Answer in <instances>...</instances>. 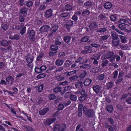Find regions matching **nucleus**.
Returning <instances> with one entry per match:
<instances>
[{
  "label": "nucleus",
  "instance_id": "56",
  "mask_svg": "<svg viewBox=\"0 0 131 131\" xmlns=\"http://www.w3.org/2000/svg\"><path fill=\"white\" fill-rule=\"evenodd\" d=\"M26 28V26H24L20 30V33L21 35H23L25 33Z\"/></svg>",
  "mask_w": 131,
  "mask_h": 131
},
{
  "label": "nucleus",
  "instance_id": "51",
  "mask_svg": "<svg viewBox=\"0 0 131 131\" xmlns=\"http://www.w3.org/2000/svg\"><path fill=\"white\" fill-rule=\"evenodd\" d=\"M87 96L82 95L79 98V100L80 101L83 102L84 101Z\"/></svg>",
  "mask_w": 131,
  "mask_h": 131
},
{
  "label": "nucleus",
  "instance_id": "35",
  "mask_svg": "<svg viewBox=\"0 0 131 131\" xmlns=\"http://www.w3.org/2000/svg\"><path fill=\"white\" fill-rule=\"evenodd\" d=\"M106 18V17L102 14H100L98 16L99 19L101 20H105Z\"/></svg>",
  "mask_w": 131,
  "mask_h": 131
},
{
  "label": "nucleus",
  "instance_id": "7",
  "mask_svg": "<svg viewBox=\"0 0 131 131\" xmlns=\"http://www.w3.org/2000/svg\"><path fill=\"white\" fill-rule=\"evenodd\" d=\"M81 13V11H78L75 12L72 17L71 19H72L74 21H77L78 20V17L77 16H79Z\"/></svg>",
  "mask_w": 131,
  "mask_h": 131
},
{
  "label": "nucleus",
  "instance_id": "1",
  "mask_svg": "<svg viewBox=\"0 0 131 131\" xmlns=\"http://www.w3.org/2000/svg\"><path fill=\"white\" fill-rule=\"evenodd\" d=\"M114 53L113 52H108L104 55V57L102 58V60H104L105 59H109L110 61L112 62L115 59V58L114 57Z\"/></svg>",
  "mask_w": 131,
  "mask_h": 131
},
{
  "label": "nucleus",
  "instance_id": "46",
  "mask_svg": "<svg viewBox=\"0 0 131 131\" xmlns=\"http://www.w3.org/2000/svg\"><path fill=\"white\" fill-rule=\"evenodd\" d=\"M128 21L125 19L122 18L120 19L119 21V23L123 24L126 23Z\"/></svg>",
  "mask_w": 131,
  "mask_h": 131
},
{
  "label": "nucleus",
  "instance_id": "14",
  "mask_svg": "<svg viewBox=\"0 0 131 131\" xmlns=\"http://www.w3.org/2000/svg\"><path fill=\"white\" fill-rule=\"evenodd\" d=\"M6 82L9 83L10 85H12L13 83L14 79L12 76H8L6 78Z\"/></svg>",
  "mask_w": 131,
  "mask_h": 131
},
{
  "label": "nucleus",
  "instance_id": "15",
  "mask_svg": "<svg viewBox=\"0 0 131 131\" xmlns=\"http://www.w3.org/2000/svg\"><path fill=\"white\" fill-rule=\"evenodd\" d=\"M9 38L11 40H17L20 38L19 35L17 34H15L13 36H10Z\"/></svg>",
  "mask_w": 131,
  "mask_h": 131
},
{
  "label": "nucleus",
  "instance_id": "18",
  "mask_svg": "<svg viewBox=\"0 0 131 131\" xmlns=\"http://www.w3.org/2000/svg\"><path fill=\"white\" fill-rule=\"evenodd\" d=\"M66 127V125L65 124H62L59 125V127L58 128V130L59 131H64Z\"/></svg>",
  "mask_w": 131,
  "mask_h": 131
},
{
  "label": "nucleus",
  "instance_id": "22",
  "mask_svg": "<svg viewBox=\"0 0 131 131\" xmlns=\"http://www.w3.org/2000/svg\"><path fill=\"white\" fill-rule=\"evenodd\" d=\"M92 82V80L89 78L86 79L84 82L83 84L85 86L89 85Z\"/></svg>",
  "mask_w": 131,
  "mask_h": 131
},
{
  "label": "nucleus",
  "instance_id": "2",
  "mask_svg": "<svg viewBox=\"0 0 131 131\" xmlns=\"http://www.w3.org/2000/svg\"><path fill=\"white\" fill-rule=\"evenodd\" d=\"M118 26L122 30H124L128 32H131V27L128 25L125 24L123 25L122 24H119L118 25Z\"/></svg>",
  "mask_w": 131,
  "mask_h": 131
},
{
  "label": "nucleus",
  "instance_id": "29",
  "mask_svg": "<svg viewBox=\"0 0 131 131\" xmlns=\"http://www.w3.org/2000/svg\"><path fill=\"white\" fill-rule=\"evenodd\" d=\"M1 42V45L4 47L7 46L9 44L8 41L5 40H2Z\"/></svg>",
  "mask_w": 131,
  "mask_h": 131
},
{
  "label": "nucleus",
  "instance_id": "62",
  "mask_svg": "<svg viewBox=\"0 0 131 131\" xmlns=\"http://www.w3.org/2000/svg\"><path fill=\"white\" fill-rule=\"evenodd\" d=\"M88 107L86 106H84L83 108V113L85 114L88 110H89Z\"/></svg>",
  "mask_w": 131,
  "mask_h": 131
},
{
  "label": "nucleus",
  "instance_id": "52",
  "mask_svg": "<svg viewBox=\"0 0 131 131\" xmlns=\"http://www.w3.org/2000/svg\"><path fill=\"white\" fill-rule=\"evenodd\" d=\"M33 3L31 1H29L27 2L26 5L28 7L32 6L33 5Z\"/></svg>",
  "mask_w": 131,
  "mask_h": 131
},
{
  "label": "nucleus",
  "instance_id": "11",
  "mask_svg": "<svg viewBox=\"0 0 131 131\" xmlns=\"http://www.w3.org/2000/svg\"><path fill=\"white\" fill-rule=\"evenodd\" d=\"M52 10L49 9L47 10L45 14V16L46 18H49L52 16Z\"/></svg>",
  "mask_w": 131,
  "mask_h": 131
},
{
  "label": "nucleus",
  "instance_id": "45",
  "mask_svg": "<svg viewBox=\"0 0 131 131\" xmlns=\"http://www.w3.org/2000/svg\"><path fill=\"white\" fill-rule=\"evenodd\" d=\"M94 57L93 58H92L91 59L92 60H94L95 59H96L97 60L99 59L100 57V54L99 53H97L96 55L95 54H94Z\"/></svg>",
  "mask_w": 131,
  "mask_h": 131
},
{
  "label": "nucleus",
  "instance_id": "30",
  "mask_svg": "<svg viewBox=\"0 0 131 131\" xmlns=\"http://www.w3.org/2000/svg\"><path fill=\"white\" fill-rule=\"evenodd\" d=\"M119 37L121 40V42L123 43H125L126 42V40L125 37L123 36L119 35Z\"/></svg>",
  "mask_w": 131,
  "mask_h": 131
},
{
  "label": "nucleus",
  "instance_id": "10",
  "mask_svg": "<svg viewBox=\"0 0 131 131\" xmlns=\"http://www.w3.org/2000/svg\"><path fill=\"white\" fill-rule=\"evenodd\" d=\"M120 43V40L119 39L112 40V46L113 47H117L119 45Z\"/></svg>",
  "mask_w": 131,
  "mask_h": 131
},
{
  "label": "nucleus",
  "instance_id": "54",
  "mask_svg": "<svg viewBox=\"0 0 131 131\" xmlns=\"http://www.w3.org/2000/svg\"><path fill=\"white\" fill-rule=\"evenodd\" d=\"M43 55V53H41L37 57V60L38 61H40L42 58Z\"/></svg>",
  "mask_w": 131,
  "mask_h": 131
},
{
  "label": "nucleus",
  "instance_id": "44",
  "mask_svg": "<svg viewBox=\"0 0 131 131\" xmlns=\"http://www.w3.org/2000/svg\"><path fill=\"white\" fill-rule=\"evenodd\" d=\"M46 76V74L44 73H42L38 75L37 78L38 79H40Z\"/></svg>",
  "mask_w": 131,
  "mask_h": 131
},
{
  "label": "nucleus",
  "instance_id": "12",
  "mask_svg": "<svg viewBox=\"0 0 131 131\" xmlns=\"http://www.w3.org/2000/svg\"><path fill=\"white\" fill-rule=\"evenodd\" d=\"M28 37L31 40H32L34 38L35 33L33 30H31L29 33Z\"/></svg>",
  "mask_w": 131,
  "mask_h": 131
},
{
  "label": "nucleus",
  "instance_id": "21",
  "mask_svg": "<svg viewBox=\"0 0 131 131\" xmlns=\"http://www.w3.org/2000/svg\"><path fill=\"white\" fill-rule=\"evenodd\" d=\"M112 6V4L110 2H108L106 3L104 5L105 8L106 9H109Z\"/></svg>",
  "mask_w": 131,
  "mask_h": 131
},
{
  "label": "nucleus",
  "instance_id": "40",
  "mask_svg": "<svg viewBox=\"0 0 131 131\" xmlns=\"http://www.w3.org/2000/svg\"><path fill=\"white\" fill-rule=\"evenodd\" d=\"M70 98L71 100L75 101H76L77 97L76 96L72 94L70 96Z\"/></svg>",
  "mask_w": 131,
  "mask_h": 131
},
{
  "label": "nucleus",
  "instance_id": "47",
  "mask_svg": "<svg viewBox=\"0 0 131 131\" xmlns=\"http://www.w3.org/2000/svg\"><path fill=\"white\" fill-rule=\"evenodd\" d=\"M108 122L112 125H113L114 123V120L113 118L111 117H109L107 118Z\"/></svg>",
  "mask_w": 131,
  "mask_h": 131
},
{
  "label": "nucleus",
  "instance_id": "34",
  "mask_svg": "<svg viewBox=\"0 0 131 131\" xmlns=\"http://www.w3.org/2000/svg\"><path fill=\"white\" fill-rule=\"evenodd\" d=\"M93 52V50L91 49H88L81 51V53L82 54H87L89 53H91Z\"/></svg>",
  "mask_w": 131,
  "mask_h": 131
},
{
  "label": "nucleus",
  "instance_id": "43",
  "mask_svg": "<svg viewBox=\"0 0 131 131\" xmlns=\"http://www.w3.org/2000/svg\"><path fill=\"white\" fill-rule=\"evenodd\" d=\"M72 64L71 62L69 60H67L64 64V66H69Z\"/></svg>",
  "mask_w": 131,
  "mask_h": 131
},
{
  "label": "nucleus",
  "instance_id": "49",
  "mask_svg": "<svg viewBox=\"0 0 131 131\" xmlns=\"http://www.w3.org/2000/svg\"><path fill=\"white\" fill-rule=\"evenodd\" d=\"M25 127L27 129L26 130V131H35V129L32 128L31 127L27 126H26Z\"/></svg>",
  "mask_w": 131,
  "mask_h": 131
},
{
  "label": "nucleus",
  "instance_id": "26",
  "mask_svg": "<svg viewBox=\"0 0 131 131\" xmlns=\"http://www.w3.org/2000/svg\"><path fill=\"white\" fill-rule=\"evenodd\" d=\"M73 24V21L71 20H69L66 24V26L67 29L69 30H70V29L68 27H71L72 26Z\"/></svg>",
  "mask_w": 131,
  "mask_h": 131
},
{
  "label": "nucleus",
  "instance_id": "32",
  "mask_svg": "<svg viewBox=\"0 0 131 131\" xmlns=\"http://www.w3.org/2000/svg\"><path fill=\"white\" fill-rule=\"evenodd\" d=\"M90 11L86 9L85 10L83 11L82 13V15L83 16L88 15L90 14Z\"/></svg>",
  "mask_w": 131,
  "mask_h": 131
},
{
  "label": "nucleus",
  "instance_id": "4",
  "mask_svg": "<svg viewBox=\"0 0 131 131\" xmlns=\"http://www.w3.org/2000/svg\"><path fill=\"white\" fill-rule=\"evenodd\" d=\"M50 28V27L49 25L43 26L40 28L39 31L41 33L47 32Z\"/></svg>",
  "mask_w": 131,
  "mask_h": 131
},
{
  "label": "nucleus",
  "instance_id": "13",
  "mask_svg": "<svg viewBox=\"0 0 131 131\" xmlns=\"http://www.w3.org/2000/svg\"><path fill=\"white\" fill-rule=\"evenodd\" d=\"M49 110V109L48 107L44 108L43 110H40L39 113L40 115H43Z\"/></svg>",
  "mask_w": 131,
  "mask_h": 131
},
{
  "label": "nucleus",
  "instance_id": "53",
  "mask_svg": "<svg viewBox=\"0 0 131 131\" xmlns=\"http://www.w3.org/2000/svg\"><path fill=\"white\" fill-rule=\"evenodd\" d=\"M113 78L114 79H116L117 77L118 74V71L117 70L114 71L113 73Z\"/></svg>",
  "mask_w": 131,
  "mask_h": 131
},
{
  "label": "nucleus",
  "instance_id": "63",
  "mask_svg": "<svg viewBox=\"0 0 131 131\" xmlns=\"http://www.w3.org/2000/svg\"><path fill=\"white\" fill-rule=\"evenodd\" d=\"M105 75L103 74H100L99 76L98 77V79L99 80H103L104 78Z\"/></svg>",
  "mask_w": 131,
  "mask_h": 131
},
{
  "label": "nucleus",
  "instance_id": "28",
  "mask_svg": "<svg viewBox=\"0 0 131 131\" xmlns=\"http://www.w3.org/2000/svg\"><path fill=\"white\" fill-rule=\"evenodd\" d=\"M107 30V29L106 28L103 27L100 28L99 29H98L96 31L97 32L103 33L106 31Z\"/></svg>",
  "mask_w": 131,
  "mask_h": 131
},
{
  "label": "nucleus",
  "instance_id": "24",
  "mask_svg": "<svg viewBox=\"0 0 131 131\" xmlns=\"http://www.w3.org/2000/svg\"><path fill=\"white\" fill-rule=\"evenodd\" d=\"M114 84V82H110L107 83L106 86L108 89H110L113 86Z\"/></svg>",
  "mask_w": 131,
  "mask_h": 131
},
{
  "label": "nucleus",
  "instance_id": "17",
  "mask_svg": "<svg viewBox=\"0 0 131 131\" xmlns=\"http://www.w3.org/2000/svg\"><path fill=\"white\" fill-rule=\"evenodd\" d=\"M28 11V8L26 7H23L19 9V14L21 13L22 14H27V12Z\"/></svg>",
  "mask_w": 131,
  "mask_h": 131
},
{
  "label": "nucleus",
  "instance_id": "36",
  "mask_svg": "<svg viewBox=\"0 0 131 131\" xmlns=\"http://www.w3.org/2000/svg\"><path fill=\"white\" fill-rule=\"evenodd\" d=\"M107 110L110 113H111L113 110V107L112 105H108L107 106Z\"/></svg>",
  "mask_w": 131,
  "mask_h": 131
},
{
  "label": "nucleus",
  "instance_id": "64",
  "mask_svg": "<svg viewBox=\"0 0 131 131\" xmlns=\"http://www.w3.org/2000/svg\"><path fill=\"white\" fill-rule=\"evenodd\" d=\"M110 18L111 21H115L117 19L116 17L114 15H112L111 16Z\"/></svg>",
  "mask_w": 131,
  "mask_h": 131
},
{
  "label": "nucleus",
  "instance_id": "31",
  "mask_svg": "<svg viewBox=\"0 0 131 131\" xmlns=\"http://www.w3.org/2000/svg\"><path fill=\"white\" fill-rule=\"evenodd\" d=\"M65 8L67 11H70L72 10V7L69 4H67L65 5Z\"/></svg>",
  "mask_w": 131,
  "mask_h": 131
},
{
  "label": "nucleus",
  "instance_id": "5",
  "mask_svg": "<svg viewBox=\"0 0 131 131\" xmlns=\"http://www.w3.org/2000/svg\"><path fill=\"white\" fill-rule=\"evenodd\" d=\"M64 9L61 10L59 12L60 14L59 16L62 18H65L68 17L70 13L68 12H64Z\"/></svg>",
  "mask_w": 131,
  "mask_h": 131
},
{
  "label": "nucleus",
  "instance_id": "57",
  "mask_svg": "<svg viewBox=\"0 0 131 131\" xmlns=\"http://www.w3.org/2000/svg\"><path fill=\"white\" fill-rule=\"evenodd\" d=\"M19 15L20 16L19 18V20L20 22H23L25 18L24 17L21 15V14H19Z\"/></svg>",
  "mask_w": 131,
  "mask_h": 131
},
{
  "label": "nucleus",
  "instance_id": "41",
  "mask_svg": "<svg viewBox=\"0 0 131 131\" xmlns=\"http://www.w3.org/2000/svg\"><path fill=\"white\" fill-rule=\"evenodd\" d=\"M88 40V37L87 36H85L83 37L81 39V41L83 42H85L87 41Z\"/></svg>",
  "mask_w": 131,
  "mask_h": 131
},
{
  "label": "nucleus",
  "instance_id": "33",
  "mask_svg": "<svg viewBox=\"0 0 131 131\" xmlns=\"http://www.w3.org/2000/svg\"><path fill=\"white\" fill-rule=\"evenodd\" d=\"M9 27L8 25L5 23H3L2 24L1 27L4 30H6Z\"/></svg>",
  "mask_w": 131,
  "mask_h": 131
},
{
  "label": "nucleus",
  "instance_id": "25",
  "mask_svg": "<svg viewBox=\"0 0 131 131\" xmlns=\"http://www.w3.org/2000/svg\"><path fill=\"white\" fill-rule=\"evenodd\" d=\"M71 37L69 36H64V40L66 43H69L71 41Z\"/></svg>",
  "mask_w": 131,
  "mask_h": 131
},
{
  "label": "nucleus",
  "instance_id": "23",
  "mask_svg": "<svg viewBox=\"0 0 131 131\" xmlns=\"http://www.w3.org/2000/svg\"><path fill=\"white\" fill-rule=\"evenodd\" d=\"M101 69L99 67L93 68L91 70L92 72L94 73L99 72L101 71Z\"/></svg>",
  "mask_w": 131,
  "mask_h": 131
},
{
  "label": "nucleus",
  "instance_id": "61",
  "mask_svg": "<svg viewBox=\"0 0 131 131\" xmlns=\"http://www.w3.org/2000/svg\"><path fill=\"white\" fill-rule=\"evenodd\" d=\"M64 108V105L63 104L60 103L58 106V109L59 110H61L63 109Z\"/></svg>",
  "mask_w": 131,
  "mask_h": 131
},
{
  "label": "nucleus",
  "instance_id": "58",
  "mask_svg": "<svg viewBox=\"0 0 131 131\" xmlns=\"http://www.w3.org/2000/svg\"><path fill=\"white\" fill-rule=\"evenodd\" d=\"M109 37L108 35H105L102 36L101 37V39L103 40H105L107 39Z\"/></svg>",
  "mask_w": 131,
  "mask_h": 131
},
{
  "label": "nucleus",
  "instance_id": "6",
  "mask_svg": "<svg viewBox=\"0 0 131 131\" xmlns=\"http://www.w3.org/2000/svg\"><path fill=\"white\" fill-rule=\"evenodd\" d=\"M102 88V87L101 85H98L94 86L93 87L94 91L96 94H98L101 92L100 91Z\"/></svg>",
  "mask_w": 131,
  "mask_h": 131
},
{
  "label": "nucleus",
  "instance_id": "48",
  "mask_svg": "<svg viewBox=\"0 0 131 131\" xmlns=\"http://www.w3.org/2000/svg\"><path fill=\"white\" fill-rule=\"evenodd\" d=\"M92 5V3L90 2H87L85 3L84 5L85 7H90Z\"/></svg>",
  "mask_w": 131,
  "mask_h": 131
},
{
  "label": "nucleus",
  "instance_id": "19",
  "mask_svg": "<svg viewBox=\"0 0 131 131\" xmlns=\"http://www.w3.org/2000/svg\"><path fill=\"white\" fill-rule=\"evenodd\" d=\"M83 85V83L81 81H78L75 83V86L77 88H81Z\"/></svg>",
  "mask_w": 131,
  "mask_h": 131
},
{
  "label": "nucleus",
  "instance_id": "27",
  "mask_svg": "<svg viewBox=\"0 0 131 131\" xmlns=\"http://www.w3.org/2000/svg\"><path fill=\"white\" fill-rule=\"evenodd\" d=\"M91 68V66L89 64H82L81 66H80V68L81 69H85L87 68L89 69Z\"/></svg>",
  "mask_w": 131,
  "mask_h": 131
},
{
  "label": "nucleus",
  "instance_id": "9",
  "mask_svg": "<svg viewBox=\"0 0 131 131\" xmlns=\"http://www.w3.org/2000/svg\"><path fill=\"white\" fill-rule=\"evenodd\" d=\"M56 120V118H50L47 119L45 123L46 125H50L51 124L54 122Z\"/></svg>",
  "mask_w": 131,
  "mask_h": 131
},
{
  "label": "nucleus",
  "instance_id": "59",
  "mask_svg": "<svg viewBox=\"0 0 131 131\" xmlns=\"http://www.w3.org/2000/svg\"><path fill=\"white\" fill-rule=\"evenodd\" d=\"M56 96L55 95L52 94H51L49 96V98L50 100H52L55 98Z\"/></svg>",
  "mask_w": 131,
  "mask_h": 131
},
{
  "label": "nucleus",
  "instance_id": "60",
  "mask_svg": "<svg viewBox=\"0 0 131 131\" xmlns=\"http://www.w3.org/2000/svg\"><path fill=\"white\" fill-rule=\"evenodd\" d=\"M35 72L38 73H41L42 72V71L41 70L40 68H35Z\"/></svg>",
  "mask_w": 131,
  "mask_h": 131
},
{
  "label": "nucleus",
  "instance_id": "50",
  "mask_svg": "<svg viewBox=\"0 0 131 131\" xmlns=\"http://www.w3.org/2000/svg\"><path fill=\"white\" fill-rule=\"evenodd\" d=\"M108 61L107 60H105L102 61L101 64L102 66L103 67L106 66L108 64Z\"/></svg>",
  "mask_w": 131,
  "mask_h": 131
},
{
  "label": "nucleus",
  "instance_id": "3",
  "mask_svg": "<svg viewBox=\"0 0 131 131\" xmlns=\"http://www.w3.org/2000/svg\"><path fill=\"white\" fill-rule=\"evenodd\" d=\"M26 60L27 63L29 64L32 63L33 60L34 56L32 54H27L25 56Z\"/></svg>",
  "mask_w": 131,
  "mask_h": 131
},
{
  "label": "nucleus",
  "instance_id": "38",
  "mask_svg": "<svg viewBox=\"0 0 131 131\" xmlns=\"http://www.w3.org/2000/svg\"><path fill=\"white\" fill-rule=\"evenodd\" d=\"M79 77L78 76L75 75L70 77L69 78V80L71 81H75L78 80Z\"/></svg>",
  "mask_w": 131,
  "mask_h": 131
},
{
  "label": "nucleus",
  "instance_id": "42",
  "mask_svg": "<svg viewBox=\"0 0 131 131\" xmlns=\"http://www.w3.org/2000/svg\"><path fill=\"white\" fill-rule=\"evenodd\" d=\"M50 48L52 51H56L57 50V46L55 45H52L50 47Z\"/></svg>",
  "mask_w": 131,
  "mask_h": 131
},
{
  "label": "nucleus",
  "instance_id": "16",
  "mask_svg": "<svg viewBox=\"0 0 131 131\" xmlns=\"http://www.w3.org/2000/svg\"><path fill=\"white\" fill-rule=\"evenodd\" d=\"M97 24L95 22H92L89 25V28L91 30L94 29L97 27Z\"/></svg>",
  "mask_w": 131,
  "mask_h": 131
},
{
  "label": "nucleus",
  "instance_id": "20",
  "mask_svg": "<svg viewBox=\"0 0 131 131\" xmlns=\"http://www.w3.org/2000/svg\"><path fill=\"white\" fill-rule=\"evenodd\" d=\"M111 34L112 40L119 39L118 35L115 32H112Z\"/></svg>",
  "mask_w": 131,
  "mask_h": 131
},
{
  "label": "nucleus",
  "instance_id": "37",
  "mask_svg": "<svg viewBox=\"0 0 131 131\" xmlns=\"http://www.w3.org/2000/svg\"><path fill=\"white\" fill-rule=\"evenodd\" d=\"M57 30V25L53 26L52 28H51V31L52 33L55 32Z\"/></svg>",
  "mask_w": 131,
  "mask_h": 131
},
{
  "label": "nucleus",
  "instance_id": "39",
  "mask_svg": "<svg viewBox=\"0 0 131 131\" xmlns=\"http://www.w3.org/2000/svg\"><path fill=\"white\" fill-rule=\"evenodd\" d=\"M87 74V73L86 71H83L79 75V77L80 78H84L86 76Z\"/></svg>",
  "mask_w": 131,
  "mask_h": 131
},
{
  "label": "nucleus",
  "instance_id": "8",
  "mask_svg": "<svg viewBox=\"0 0 131 131\" xmlns=\"http://www.w3.org/2000/svg\"><path fill=\"white\" fill-rule=\"evenodd\" d=\"M85 114L87 117H92L94 116V112L93 110L89 109L87 110Z\"/></svg>",
  "mask_w": 131,
  "mask_h": 131
},
{
  "label": "nucleus",
  "instance_id": "55",
  "mask_svg": "<svg viewBox=\"0 0 131 131\" xmlns=\"http://www.w3.org/2000/svg\"><path fill=\"white\" fill-rule=\"evenodd\" d=\"M62 89L61 88L58 87V92H59L61 95H63L65 92L63 91H62Z\"/></svg>",
  "mask_w": 131,
  "mask_h": 131
}]
</instances>
